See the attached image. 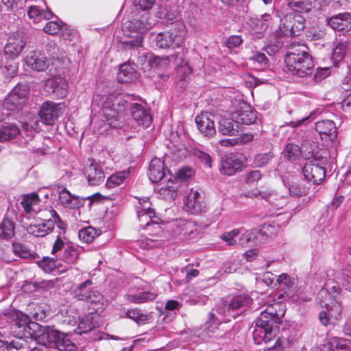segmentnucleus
I'll return each instance as SVG.
<instances>
[{"mask_svg": "<svg viewBox=\"0 0 351 351\" xmlns=\"http://www.w3.org/2000/svg\"><path fill=\"white\" fill-rule=\"evenodd\" d=\"M266 308L261 313L253 331V339L256 344L265 343V350L280 351L283 341L278 337V324L285 313V305L281 302H275L274 297L268 296L263 306Z\"/></svg>", "mask_w": 351, "mask_h": 351, "instance_id": "1", "label": "nucleus"}, {"mask_svg": "<svg viewBox=\"0 0 351 351\" xmlns=\"http://www.w3.org/2000/svg\"><path fill=\"white\" fill-rule=\"evenodd\" d=\"M129 107L133 119L138 125L145 128L151 125L152 117L149 111L139 104H129L122 94H111L104 101L103 114L107 123L112 128L119 127V121Z\"/></svg>", "mask_w": 351, "mask_h": 351, "instance_id": "2", "label": "nucleus"}, {"mask_svg": "<svg viewBox=\"0 0 351 351\" xmlns=\"http://www.w3.org/2000/svg\"><path fill=\"white\" fill-rule=\"evenodd\" d=\"M341 289L339 286H333L332 292L327 289H321L317 294V300L322 307L326 310L320 312L319 319L322 324L328 326L334 319L337 321L340 319L342 312V306L339 302Z\"/></svg>", "mask_w": 351, "mask_h": 351, "instance_id": "3", "label": "nucleus"}, {"mask_svg": "<svg viewBox=\"0 0 351 351\" xmlns=\"http://www.w3.org/2000/svg\"><path fill=\"white\" fill-rule=\"evenodd\" d=\"M285 61L287 70L294 75L303 77L311 75L313 71L312 57L304 45L291 48Z\"/></svg>", "mask_w": 351, "mask_h": 351, "instance_id": "4", "label": "nucleus"}, {"mask_svg": "<svg viewBox=\"0 0 351 351\" xmlns=\"http://www.w3.org/2000/svg\"><path fill=\"white\" fill-rule=\"evenodd\" d=\"M136 204V215L140 222V226L143 229H148L150 235L158 236L162 231L161 226L153 220L156 217L154 208L148 197L138 198Z\"/></svg>", "mask_w": 351, "mask_h": 351, "instance_id": "5", "label": "nucleus"}, {"mask_svg": "<svg viewBox=\"0 0 351 351\" xmlns=\"http://www.w3.org/2000/svg\"><path fill=\"white\" fill-rule=\"evenodd\" d=\"M93 285L90 280H86L74 290L75 297L79 300L86 301L89 303V308L95 314L102 313L107 306V302L104 296L97 291H86V288Z\"/></svg>", "mask_w": 351, "mask_h": 351, "instance_id": "6", "label": "nucleus"}, {"mask_svg": "<svg viewBox=\"0 0 351 351\" xmlns=\"http://www.w3.org/2000/svg\"><path fill=\"white\" fill-rule=\"evenodd\" d=\"M251 299L245 295H237L232 298L221 300L217 306L219 315L224 317L226 321L236 318L250 305Z\"/></svg>", "mask_w": 351, "mask_h": 351, "instance_id": "7", "label": "nucleus"}, {"mask_svg": "<svg viewBox=\"0 0 351 351\" xmlns=\"http://www.w3.org/2000/svg\"><path fill=\"white\" fill-rule=\"evenodd\" d=\"M32 331V340L46 346H55L60 332L53 326H43L39 324H32L29 328Z\"/></svg>", "mask_w": 351, "mask_h": 351, "instance_id": "8", "label": "nucleus"}, {"mask_svg": "<svg viewBox=\"0 0 351 351\" xmlns=\"http://www.w3.org/2000/svg\"><path fill=\"white\" fill-rule=\"evenodd\" d=\"M125 27L131 32H136L139 34L134 39L123 43L125 49H131L141 46L143 41L141 35L151 28V24L147 23L146 17L142 16L139 19H134L130 21L125 24Z\"/></svg>", "mask_w": 351, "mask_h": 351, "instance_id": "9", "label": "nucleus"}, {"mask_svg": "<svg viewBox=\"0 0 351 351\" xmlns=\"http://www.w3.org/2000/svg\"><path fill=\"white\" fill-rule=\"evenodd\" d=\"M29 95V88L25 84L16 85L5 98L3 106L8 111L20 110L25 105Z\"/></svg>", "mask_w": 351, "mask_h": 351, "instance_id": "10", "label": "nucleus"}, {"mask_svg": "<svg viewBox=\"0 0 351 351\" xmlns=\"http://www.w3.org/2000/svg\"><path fill=\"white\" fill-rule=\"evenodd\" d=\"M302 172L305 180L316 184L322 182L326 176L324 167L315 158L306 162Z\"/></svg>", "mask_w": 351, "mask_h": 351, "instance_id": "11", "label": "nucleus"}, {"mask_svg": "<svg viewBox=\"0 0 351 351\" xmlns=\"http://www.w3.org/2000/svg\"><path fill=\"white\" fill-rule=\"evenodd\" d=\"M155 40L156 45L160 48L180 47L183 43L184 36L181 31L173 29L158 34Z\"/></svg>", "mask_w": 351, "mask_h": 351, "instance_id": "12", "label": "nucleus"}, {"mask_svg": "<svg viewBox=\"0 0 351 351\" xmlns=\"http://www.w3.org/2000/svg\"><path fill=\"white\" fill-rule=\"evenodd\" d=\"M63 113L61 104L53 101H45L43 104L39 117L43 124L52 125L55 121Z\"/></svg>", "mask_w": 351, "mask_h": 351, "instance_id": "13", "label": "nucleus"}, {"mask_svg": "<svg viewBox=\"0 0 351 351\" xmlns=\"http://www.w3.org/2000/svg\"><path fill=\"white\" fill-rule=\"evenodd\" d=\"M305 19L300 14H289L286 16L285 23L280 25V32L283 34H290L291 36H298L304 29Z\"/></svg>", "mask_w": 351, "mask_h": 351, "instance_id": "14", "label": "nucleus"}, {"mask_svg": "<svg viewBox=\"0 0 351 351\" xmlns=\"http://www.w3.org/2000/svg\"><path fill=\"white\" fill-rule=\"evenodd\" d=\"M231 119L241 130L243 125H249L255 122L256 112L250 106L243 103L239 109L232 112Z\"/></svg>", "mask_w": 351, "mask_h": 351, "instance_id": "15", "label": "nucleus"}, {"mask_svg": "<svg viewBox=\"0 0 351 351\" xmlns=\"http://www.w3.org/2000/svg\"><path fill=\"white\" fill-rule=\"evenodd\" d=\"M45 212L50 215V219H51V221L53 223V226L56 224L57 227L61 230L60 234L56 237L51 250V254H56L63 248L65 245L66 239L64 237V234L67 225L64 221L61 219L55 210H45Z\"/></svg>", "mask_w": 351, "mask_h": 351, "instance_id": "16", "label": "nucleus"}, {"mask_svg": "<svg viewBox=\"0 0 351 351\" xmlns=\"http://www.w3.org/2000/svg\"><path fill=\"white\" fill-rule=\"evenodd\" d=\"M68 89L67 81L60 75L47 79L45 83V90L48 94L54 95L57 97H64Z\"/></svg>", "mask_w": 351, "mask_h": 351, "instance_id": "17", "label": "nucleus"}, {"mask_svg": "<svg viewBox=\"0 0 351 351\" xmlns=\"http://www.w3.org/2000/svg\"><path fill=\"white\" fill-rule=\"evenodd\" d=\"M25 45V41L19 35L10 36L4 47L5 58L10 60H14L19 56Z\"/></svg>", "mask_w": 351, "mask_h": 351, "instance_id": "18", "label": "nucleus"}, {"mask_svg": "<svg viewBox=\"0 0 351 351\" xmlns=\"http://www.w3.org/2000/svg\"><path fill=\"white\" fill-rule=\"evenodd\" d=\"M25 64L32 70L36 71H44L49 65V60L39 51H29L25 59Z\"/></svg>", "mask_w": 351, "mask_h": 351, "instance_id": "19", "label": "nucleus"}, {"mask_svg": "<svg viewBox=\"0 0 351 351\" xmlns=\"http://www.w3.org/2000/svg\"><path fill=\"white\" fill-rule=\"evenodd\" d=\"M243 166L242 157L231 154L223 157L221 161L220 172L227 176H232L241 170Z\"/></svg>", "mask_w": 351, "mask_h": 351, "instance_id": "20", "label": "nucleus"}, {"mask_svg": "<svg viewBox=\"0 0 351 351\" xmlns=\"http://www.w3.org/2000/svg\"><path fill=\"white\" fill-rule=\"evenodd\" d=\"M53 230V223L51 219H38L30 223L27 231L36 237H44Z\"/></svg>", "mask_w": 351, "mask_h": 351, "instance_id": "21", "label": "nucleus"}, {"mask_svg": "<svg viewBox=\"0 0 351 351\" xmlns=\"http://www.w3.org/2000/svg\"><path fill=\"white\" fill-rule=\"evenodd\" d=\"M21 205L25 213L31 216L36 215L42 211L41 201L36 193L23 195Z\"/></svg>", "mask_w": 351, "mask_h": 351, "instance_id": "22", "label": "nucleus"}, {"mask_svg": "<svg viewBox=\"0 0 351 351\" xmlns=\"http://www.w3.org/2000/svg\"><path fill=\"white\" fill-rule=\"evenodd\" d=\"M186 210L192 214H198L205 210L204 197L197 190L191 189L186 202Z\"/></svg>", "mask_w": 351, "mask_h": 351, "instance_id": "23", "label": "nucleus"}, {"mask_svg": "<svg viewBox=\"0 0 351 351\" xmlns=\"http://www.w3.org/2000/svg\"><path fill=\"white\" fill-rule=\"evenodd\" d=\"M84 173L90 185H99L104 180L105 176L102 167L94 160H91L86 167Z\"/></svg>", "mask_w": 351, "mask_h": 351, "instance_id": "24", "label": "nucleus"}, {"mask_svg": "<svg viewBox=\"0 0 351 351\" xmlns=\"http://www.w3.org/2000/svg\"><path fill=\"white\" fill-rule=\"evenodd\" d=\"M32 324H37L31 322L29 317L21 312L16 313V319L14 323L15 329L14 332L17 335H22L23 337L32 338V331L30 330V325Z\"/></svg>", "mask_w": 351, "mask_h": 351, "instance_id": "25", "label": "nucleus"}, {"mask_svg": "<svg viewBox=\"0 0 351 351\" xmlns=\"http://www.w3.org/2000/svg\"><path fill=\"white\" fill-rule=\"evenodd\" d=\"M315 130L319 134L323 140L333 141L337 137V128L331 120L318 121L315 123Z\"/></svg>", "mask_w": 351, "mask_h": 351, "instance_id": "26", "label": "nucleus"}, {"mask_svg": "<svg viewBox=\"0 0 351 351\" xmlns=\"http://www.w3.org/2000/svg\"><path fill=\"white\" fill-rule=\"evenodd\" d=\"M327 24L337 31H348L351 29V14L341 13L331 16L327 20Z\"/></svg>", "mask_w": 351, "mask_h": 351, "instance_id": "27", "label": "nucleus"}, {"mask_svg": "<svg viewBox=\"0 0 351 351\" xmlns=\"http://www.w3.org/2000/svg\"><path fill=\"white\" fill-rule=\"evenodd\" d=\"M195 123L199 130L205 136H211L215 134L214 121L210 118V114L204 113L197 115L195 117Z\"/></svg>", "mask_w": 351, "mask_h": 351, "instance_id": "28", "label": "nucleus"}, {"mask_svg": "<svg viewBox=\"0 0 351 351\" xmlns=\"http://www.w3.org/2000/svg\"><path fill=\"white\" fill-rule=\"evenodd\" d=\"M19 337L13 339L9 343L0 339V351H29V348L27 346V338L23 337L22 335H18Z\"/></svg>", "mask_w": 351, "mask_h": 351, "instance_id": "29", "label": "nucleus"}, {"mask_svg": "<svg viewBox=\"0 0 351 351\" xmlns=\"http://www.w3.org/2000/svg\"><path fill=\"white\" fill-rule=\"evenodd\" d=\"M148 176L152 182L161 181L165 176L163 161L157 158L152 159L150 162Z\"/></svg>", "mask_w": 351, "mask_h": 351, "instance_id": "30", "label": "nucleus"}, {"mask_svg": "<svg viewBox=\"0 0 351 351\" xmlns=\"http://www.w3.org/2000/svg\"><path fill=\"white\" fill-rule=\"evenodd\" d=\"M157 295L158 293L155 290L138 293H134L133 291H130L125 295V298L131 302L141 304L154 301L156 298Z\"/></svg>", "mask_w": 351, "mask_h": 351, "instance_id": "31", "label": "nucleus"}, {"mask_svg": "<svg viewBox=\"0 0 351 351\" xmlns=\"http://www.w3.org/2000/svg\"><path fill=\"white\" fill-rule=\"evenodd\" d=\"M59 201L61 205L69 209L78 208L83 204V199L72 195L65 189L59 192Z\"/></svg>", "mask_w": 351, "mask_h": 351, "instance_id": "32", "label": "nucleus"}, {"mask_svg": "<svg viewBox=\"0 0 351 351\" xmlns=\"http://www.w3.org/2000/svg\"><path fill=\"white\" fill-rule=\"evenodd\" d=\"M117 77L121 83H130L137 78V73L130 63L125 62L120 66Z\"/></svg>", "mask_w": 351, "mask_h": 351, "instance_id": "33", "label": "nucleus"}, {"mask_svg": "<svg viewBox=\"0 0 351 351\" xmlns=\"http://www.w3.org/2000/svg\"><path fill=\"white\" fill-rule=\"evenodd\" d=\"M324 347L331 351H351V340L337 337H330Z\"/></svg>", "mask_w": 351, "mask_h": 351, "instance_id": "34", "label": "nucleus"}, {"mask_svg": "<svg viewBox=\"0 0 351 351\" xmlns=\"http://www.w3.org/2000/svg\"><path fill=\"white\" fill-rule=\"evenodd\" d=\"M179 233L184 239H192L197 236V227L191 221L180 220L178 223Z\"/></svg>", "mask_w": 351, "mask_h": 351, "instance_id": "35", "label": "nucleus"}, {"mask_svg": "<svg viewBox=\"0 0 351 351\" xmlns=\"http://www.w3.org/2000/svg\"><path fill=\"white\" fill-rule=\"evenodd\" d=\"M15 234V223L12 219L4 217L0 222V239L9 241Z\"/></svg>", "mask_w": 351, "mask_h": 351, "instance_id": "36", "label": "nucleus"}, {"mask_svg": "<svg viewBox=\"0 0 351 351\" xmlns=\"http://www.w3.org/2000/svg\"><path fill=\"white\" fill-rule=\"evenodd\" d=\"M178 187V184L170 178L166 184L160 188L158 193L166 200H173L177 195Z\"/></svg>", "mask_w": 351, "mask_h": 351, "instance_id": "37", "label": "nucleus"}, {"mask_svg": "<svg viewBox=\"0 0 351 351\" xmlns=\"http://www.w3.org/2000/svg\"><path fill=\"white\" fill-rule=\"evenodd\" d=\"M64 252L62 255V261L68 265L74 264L79 258L80 248L72 244H65Z\"/></svg>", "mask_w": 351, "mask_h": 351, "instance_id": "38", "label": "nucleus"}, {"mask_svg": "<svg viewBox=\"0 0 351 351\" xmlns=\"http://www.w3.org/2000/svg\"><path fill=\"white\" fill-rule=\"evenodd\" d=\"M97 317V316L93 315V313L84 316L79 323L77 333H86L90 332L94 328L97 327L99 324L96 320H95Z\"/></svg>", "mask_w": 351, "mask_h": 351, "instance_id": "39", "label": "nucleus"}, {"mask_svg": "<svg viewBox=\"0 0 351 351\" xmlns=\"http://www.w3.org/2000/svg\"><path fill=\"white\" fill-rule=\"evenodd\" d=\"M38 265L46 273H60L69 269V267L65 266L61 269L60 265L56 261L49 258H44L42 261L38 262Z\"/></svg>", "mask_w": 351, "mask_h": 351, "instance_id": "40", "label": "nucleus"}, {"mask_svg": "<svg viewBox=\"0 0 351 351\" xmlns=\"http://www.w3.org/2000/svg\"><path fill=\"white\" fill-rule=\"evenodd\" d=\"M219 132L223 135H236L240 130L238 125L232 121V119H221L219 122Z\"/></svg>", "mask_w": 351, "mask_h": 351, "instance_id": "41", "label": "nucleus"}, {"mask_svg": "<svg viewBox=\"0 0 351 351\" xmlns=\"http://www.w3.org/2000/svg\"><path fill=\"white\" fill-rule=\"evenodd\" d=\"M20 133V130L14 123L3 125L0 128V141L5 142L15 138Z\"/></svg>", "mask_w": 351, "mask_h": 351, "instance_id": "42", "label": "nucleus"}, {"mask_svg": "<svg viewBox=\"0 0 351 351\" xmlns=\"http://www.w3.org/2000/svg\"><path fill=\"white\" fill-rule=\"evenodd\" d=\"M130 175V170L117 171L111 175L107 180L106 186L112 189L121 184Z\"/></svg>", "mask_w": 351, "mask_h": 351, "instance_id": "43", "label": "nucleus"}, {"mask_svg": "<svg viewBox=\"0 0 351 351\" xmlns=\"http://www.w3.org/2000/svg\"><path fill=\"white\" fill-rule=\"evenodd\" d=\"M271 20L270 14L265 13L261 18L252 19V27L256 33L261 34L265 32Z\"/></svg>", "mask_w": 351, "mask_h": 351, "instance_id": "44", "label": "nucleus"}, {"mask_svg": "<svg viewBox=\"0 0 351 351\" xmlns=\"http://www.w3.org/2000/svg\"><path fill=\"white\" fill-rule=\"evenodd\" d=\"M282 45L283 41L280 34L271 35L265 50L269 55L272 56L279 51Z\"/></svg>", "mask_w": 351, "mask_h": 351, "instance_id": "45", "label": "nucleus"}, {"mask_svg": "<svg viewBox=\"0 0 351 351\" xmlns=\"http://www.w3.org/2000/svg\"><path fill=\"white\" fill-rule=\"evenodd\" d=\"M27 14L29 17L33 19L34 22H38L42 19H50L53 16L51 11L40 10L37 5H31Z\"/></svg>", "mask_w": 351, "mask_h": 351, "instance_id": "46", "label": "nucleus"}, {"mask_svg": "<svg viewBox=\"0 0 351 351\" xmlns=\"http://www.w3.org/2000/svg\"><path fill=\"white\" fill-rule=\"evenodd\" d=\"M100 230L95 229L92 226H88L80 230L78 237L80 240L84 243H90L100 234Z\"/></svg>", "mask_w": 351, "mask_h": 351, "instance_id": "47", "label": "nucleus"}, {"mask_svg": "<svg viewBox=\"0 0 351 351\" xmlns=\"http://www.w3.org/2000/svg\"><path fill=\"white\" fill-rule=\"evenodd\" d=\"M56 348L60 351H76L75 345L67 337L64 333L60 332Z\"/></svg>", "mask_w": 351, "mask_h": 351, "instance_id": "48", "label": "nucleus"}, {"mask_svg": "<svg viewBox=\"0 0 351 351\" xmlns=\"http://www.w3.org/2000/svg\"><path fill=\"white\" fill-rule=\"evenodd\" d=\"M289 7L295 12H306L311 10L309 0H288Z\"/></svg>", "mask_w": 351, "mask_h": 351, "instance_id": "49", "label": "nucleus"}, {"mask_svg": "<svg viewBox=\"0 0 351 351\" xmlns=\"http://www.w3.org/2000/svg\"><path fill=\"white\" fill-rule=\"evenodd\" d=\"M346 51V45L343 43H338L333 49L331 59L334 64H336L344 58Z\"/></svg>", "mask_w": 351, "mask_h": 351, "instance_id": "50", "label": "nucleus"}, {"mask_svg": "<svg viewBox=\"0 0 351 351\" xmlns=\"http://www.w3.org/2000/svg\"><path fill=\"white\" fill-rule=\"evenodd\" d=\"M126 316L138 324H144L148 321L147 315L143 314L141 310L137 308L128 310L126 313Z\"/></svg>", "mask_w": 351, "mask_h": 351, "instance_id": "51", "label": "nucleus"}, {"mask_svg": "<svg viewBox=\"0 0 351 351\" xmlns=\"http://www.w3.org/2000/svg\"><path fill=\"white\" fill-rule=\"evenodd\" d=\"M296 285V280L287 274L278 276L275 285H283L285 289H291Z\"/></svg>", "mask_w": 351, "mask_h": 351, "instance_id": "52", "label": "nucleus"}, {"mask_svg": "<svg viewBox=\"0 0 351 351\" xmlns=\"http://www.w3.org/2000/svg\"><path fill=\"white\" fill-rule=\"evenodd\" d=\"M300 147L295 144L289 143L287 144L285 149V156L289 160H295L301 154Z\"/></svg>", "mask_w": 351, "mask_h": 351, "instance_id": "53", "label": "nucleus"}, {"mask_svg": "<svg viewBox=\"0 0 351 351\" xmlns=\"http://www.w3.org/2000/svg\"><path fill=\"white\" fill-rule=\"evenodd\" d=\"M241 234L239 229H234L229 232H226L220 236L221 240L228 245H234L237 243L236 237Z\"/></svg>", "mask_w": 351, "mask_h": 351, "instance_id": "54", "label": "nucleus"}, {"mask_svg": "<svg viewBox=\"0 0 351 351\" xmlns=\"http://www.w3.org/2000/svg\"><path fill=\"white\" fill-rule=\"evenodd\" d=\"M193 174V171L190 167H182L176 173L174 181L179 183L186 182Z\"/></svg>", "mask_w": 351, "mask_h": 351, "instance_id": "55", "label": "nucleus"}, {"mask_svg": "<svg viewBox=\"0 0 351 351\" xmlns=\"http://www.w3.org/2000/svg\"><path fill=\"white\" fill-rule=\"evenodd\" d=\"M149 62L152 68L162 69L168 66L170 60L167 56H154Z\"/></svg>", "mask_w": 351, "mask_h": 351, "instance_id": "56", "label": "nucleus"}, {"mask_svg": "<svg viewBox=\"0 0 351 351\" xmlns=\"http://www.w3.org/2000/svg\"><path fill=\"white\" fill-rule=\"evenodd\" d=\"M256 230H246L239 237V243L241 246H248L256 238Z\"/></svg>", "mask_w": 351, "mask_h": 351, "instance_id": "57", "label": "nucleus"}, {"mask_svg": "<svg viewBox=\"0 0 351 351\" xmlns=\"http://www.w3.org/2000/svg\"><path fill=\"white\" fill-rule=\"evenodd\" d=\"M12 250L15 255L23 258H28L31 255L29 250L20 243H13Z\"/></svg>", "mask_w": 351, "mask_h": 351, "instance_id": "58", "label": "nucleus"}, {"mask_svg": "<svg viewBox=\"0 0 351 351\" xmlns=\"http://www.w3.org/2000/svg\"><path fill=\"white\" fill-rule=\"evenodd\" d=\"M62 27V22L61 21H49L48 22L43 30L48 34H57Z\"/></svg>", "mask_w": 351, "mask_h": 351, "instance_id": "59", "label": "nucleus"}, {"mask_svg": "<svg viewBox=\"0 0 351 351\" xmlns=\"http://www.w3.org/2000/svg\"><path fill=\"white\" fill-rule=\"evenodd\" d=\"M2 68L6 70L5 75L10 77L16 75L18 71V64L14 60L8 59L6 62L3 63Z\"/></svg>", "mask_w": 351, "mask_h": 351, "instance_id": "60", "label": "nucleus"}, {"mask_svg": "<svg viewBox=\"0 0 351 351\" xmlns=\"http://www.w3.org/2000/svg\"><path fill=\"white\" fill-rule=\"evenodd\" d=\"M40 123L38 120L35 118L32 120H30L28 123H23L22 128L24 131L27 132L32 133L33 132H37L40 130Z\"/></svg>", "mask_w": 351, "mask_h": 351, "instance_id": "61", "label": "nucleus"}, {"mask_svg": "<svg viewBox=\"0 0 351 351\" xmlns=\"http://www.w3.org/2000/svg\"><path fill=\"white\" fill-rule=\"evenodd\" d=\"M139 247L144 250H148L158 245V241L147 237L142 238L138 241Z\"/></svg>", "mask_w": 351, "mask_h": 351, "instance_id": "62", "label": "nucleus"}, {"mask_svg": "<svg viewBox=\"0 0 351 351\" xmlns=\"http://www.w3.org/2000/svg\"><path fill=\"white\" fill-rule=\"evenodd\" d=\"M221 321L215 317L213 313H210L209 319L206 322L207 329L210 332H214L219 325Z\"/></svg>", "mask_w": 351, "mask_h": 351, "instance_id": "63", "label": "nucleus"}, {"mask_svg": "<svg viewBox=\"0 0 351 351\" xmlns=\"http://www.w3.org/2000/svg\"><path fill=\"white\" fill-rule=\"evenodd\" d=\"M195 155L202 162H204V164L207 167H211V166H212V158H211L210 156L208 154H207L206 152H204L203 151L197 149V150H196L195 152Z\"/></svg>", "mask_w": 351, "mask_h": 351, "instance_id": "64", "label": "nucleus"}]
</instances>
